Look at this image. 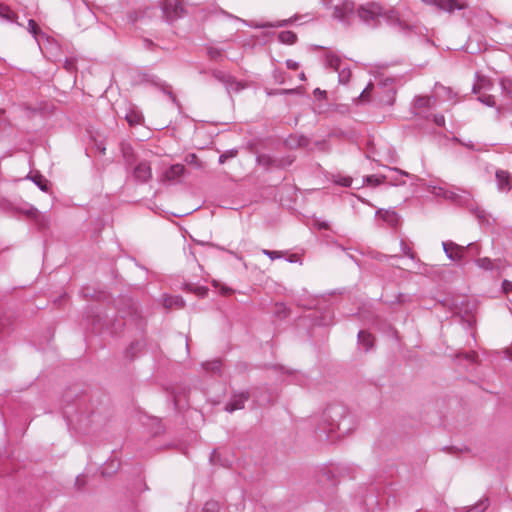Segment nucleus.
Wrapping results in <instances>:
<instances>
[{"label":"nucleus","mask_w":512,"mask_h":512,"mask_svg":"<svg viewBox=\"0 0 512 512\" xmlns=\"http://www.w3.org/2000/svg\"><path fill=\"white\" fill-rule=\"evenodd\" d=\"M352 430V419L348 409L342 404H332L322 413L315 435L319 441L334 442Z\"/></svg>","instance_id":"obj_1"},{"label":"nucleus","mask_w":512,"mask_h":512,"mask_svg":"<svg viewBox=\"0 0 512 512\" xmlns=\"http://www.w3.org/2000/svg\"><path fill=\"white\" fill-rule=\"evenodd\" d=\"M356 15L362 23L370 28L379 27L383 19L389 25L398 27L401 31L411 30L410 24L400 18L397 10H386L377 2L360 5L356 9Z\"/></svg>","instance_id":"obj_2"},{"label":"nucleus","mask_w":512,"mask_h":512,"mask_svg":"<svg viewBox=\"0 0 512 512\" xmlns=\"http://www.w3.org/2000/svg\"><path fill=\"white\" fill-rule=\"evenodd\" d=\"M266 392L267 391L263 393L261 388L253 389L251 393L249 391L234 392L229 401L225 404L224 410L229 413L241 410L251 397L258 406L269 404L273 399L270 394L266 395Z\"/></svg>","instance_id":"obj_3"},{"label":"nucleus","mask_w":512,"mask_h":512,"mask_svg":"<svg viewBox=\"0 0 512 512\" xmlns=\"http://www.w3.org/2000/svg\"><path fill=\"white\" fill-rule=\"evenodd\" d=\"M442 246L446 256L455 262H468L481 252L480 245L476 242L462 246L452 241H445Z\"/></svg>","instance_id":"obj_4"},{"label":"nucleus","mask_w":512,"mask_h":512,"mask_svg":"<svg viewBox=\"0 0 512 512\" xmlns=\"http://www.w3.org/2000/svg\"><path fill=\"white\" fill-rule=\"evenodd\" d=\"M122 301V307L119 308V314L124 320L123 325L133 324L137 328L142 329L145 325V319L141 314L138 305L129 298H124Z\"/></svg>","instance_id":"obj_5"},{"label":"nucleus","mask_w":512,"mask_h":512,"mask_svg":"<svg viewBox=\"0 0 512 512\" xmlns=\"http://www.w3.org/2000/svg\"><path fill=\"white\" fill-rule=\"evenodd\" d=\"M355 14V4L352 1H344L333 8V18L347 27L352 24Z\"/></svg>","instance_id":"obj_6"},{"label":"nucleus","mask_w":512,"mask_h":512,"mask_svg":"<svg viewBox=\"0 0 512 512\" xmlns=\"http://www.w3.org/2000/svg\"><path fill=\"white\" fill-rule=\"evenodd\" d=\"M162 12L167 21L173 22L182 17L185 10L178 0H165L162 3Z\"/></svg>","instance_id":"obj_7"},{"label":"nucleus","mask_w":512,"mask_h":512,"mask_svg":"<svg viewBox=\"0 0 512 512\" xmlns=\"http://www.w3.org/2000/svg\"><path fill=\"white\" fill-rule=\"evenodd\" d=\"M424 2L448 13L467 8V4L459 0H424Z\"/></svg>","instance_id":"obj_8"},{"label":"nucleus","mask_w":512,"mask_h":512,"mask_svg":"<svg viewBox=\"0 0 512 512\" xmlns=\"http://www.w3.org/2000/svg\"><path fill=\"white\" fill-rule=\"evenodd\" d=\"M133 177L140 183H146L152 178V169L148 161H140L133 169Z\"/></svg>","instance_id":"obj_9"},{"label":"nucleus","mask_w":512,"mask_h":512,"mask_svg":"<svg viewBox=\"0 0 512 512\" xmlns=\"http://www.w3.org/2000/svg\"><path fill=\"white\" fill-rule=\"evenodd\" d=\"M436 99L434 96H416L414 99V108L417 110L416 114L429 119L428 115H423V109H432L435 106Z\"/></svg>","instance_id":"obj_10"},{"label":"nucleus","mask_w":512,"mask_h":512,"mask_svg":"<svg viewBox=\"0 0 512 512\" xmlns=\"http://www.w3.org/2000/svg\"><path fill=\"white\" fill-rule=\"evenodd\" d=\"M391 172L394 173L392 176H388V180L386 183H389L392 186H401L405 185V181L402 179L403 177H408L411 179H416L415 175L408 173L407 171L401 170L399 168H388Z\"/></svg>","instance_id":"obj_11"},{"label":"nucleus","mask_w":512,"mask_h":512,"mask_svg":"<svg viewBox=\"0 0 512 512\" xmlns=\"http://www.w3.org/2000/svg\"><path fill=\"white\" fill-rule=\"evenodd\" d=\"M376 215H378L383 221H385L391 227H397L400 224V216L393 209H379L376 212Z\"/></svg>","instance_id":"obj_12"},{"label":"nucleus","mask_w":512,"mask_h":512,"mask_svg":"<svg viewBox=\"0 0 512 512\" xmlns=\"http://www.w3.org/2000/svg\"><path fill=\"white\" fill-rule=\"evenodd\" d=\"M185 172V167L182 164H173L169 168H167L163 175L161 180L164 181H175L179 179Z\"/></svg>","instance_id":"obj_13"},{"label":"nucleus","mask_w":512,"mask_h":512,"mask_svg":"<svg viewBox=\"0 0 512 512\" xmlns=\"http://www.w3.org/2000/svg\"><path fill=\"white\" fill-rule=\"evenodd\" d=\"M498 190L501 192H509L511 190V177L508 171L497 170L495 173Z\"/></svg>","instance_id":"obj_14"},{"label":"nucleus","mask_w":512,"mask_h":512,"mask_svg":"<svg viewBox=\"0 0 512 512\" xmlns=\"http://www.w3.org/2000/svg\"><path fill=\"white\" fill-rule=\"evenodd\" d=\"M300 17H301L300 15L295 14L294 16H292V17H290L288 19L279 20V21H276V22H264V23L258 24L256 27L257 28L287 27V26L292 25L294 22L298 21L300 19Z\"/></svg>","instance_id":"obj_15"},{"label":"nucleus","mask_w":512,"mask_h":512,"mask_svg":"<svg viewBox=\"0 0 512 512\" xmlns=\"http://www.w3.org/2000/svg\"><path fill=\"white\" fill-rule=\"evenodd\" d=\"M500 262V260H492L488 257H483V258H477L475 259V264L480 268V269H483L485 271H492L496 268H499L498 266V263Z\"/></svg>","instance_id":"obj_16"},{"label":"nucleus","mask_w":512,"mask_h":512,"mask_svg":"<svg viewBox=\"0 0 512 512\" xmlns=\"http://www.w3.org/2000/svg\"><path fill=\"white\" fill-rule=\"evenodd\" d=\"M119 467L120 461L116 458H111L103 465L101 473L103 476H112L118 471Z\"/></svg>","instance_id":"obj_17"},{"label":"nucleus","mask_w":512,"mask_h":512,"mask_svg":"<svg viewBox=\"0 0 512 512\" xmlns=\"http://www.w3.org/2000/svg\"><path fill=\"white\" fill-rule=\"evenodd\" d=\"M373 336L367 331L360 330L358 332V342L367 352L373 347Z\"/></svg>","instance_id":"obj_18"},{"label":"nucleus","mask_w":512,"mask_h":512,"mask_svg":"<svg viewBox=\"0 0 512 512\" xmlns=\"http://www.w3.org/2000/svg\"><path fill=\"white\" fill-rule=\"evenodd\" d=\"M388 180V175L383 174H375V175H367L363 178V182L372 187L379 186L383 183H386Z\"/></svg>","instance_id":"obj_19"},{"label":"nucleus","mask_w":512,"mask_h":512,"mask_svg":"<svg viewBox=\"0 0 512 512\" xmlns=\"http://www.w3.org/2000/svg\"><path fill=\"white\" fill-rule=\"evenodd\" d=\"M434 92L437 97H441L444 100H450L455 96L450 87H446L440 83L435 84Z\"/></svg>","instance_id":"obj_20"},{"label":"nucleus","mask_w":512,"mask_h":512,"mask_svg":"<svg viewBox=\"0 0 512 512\" xmlns=\"http://www.w3.org/2000/svg\"><path fill=\"white\" fill-rule=\"evenodd\" d=\"M475 309V305H469L467 304V308L465 310L459 309V314H461L462 319L467 323V326L469 328L473 327L476 319L474 315L472 314V311Z\"/></svg>","instance_id":"obj_21"},{"label":"nucleus","mask_w":512,"mask_h":512,"mask_svg":"<svg viewBox=\"0 0 512 512\" xmlns=\"http://www.w3.org/2000/svg\"><path fill=\"white\" fill-rule=\"evenodd\" d=\"M27 178L33 181V183L38 186L41 191L47 192L49 189L48 180L41 175L40 173H35L33 175H28Z\"/></svg>","instance_id":"obj_22"},{"label":"nucleus","mask_w":512,"mask_h":512,"mask_svg":"<svg viewBox=\"0 0 512 512\" xmlns=\"http://www.w3.org/2000/svg\"><path fill=\"white\" fill-rule=\"evenodd\" d=\"M256 162L258 165L264 167L265 169L275 168V157H272L269 154L263 153L257 155Z\"/></svg>","instance_id":"obj_23"},{"label":"nucleus","mask_w":512,"mask_h":512,"mask_svg":"<svg viewBox=\"0 0 512 512\" xmlns=\"http://www.w3.org/2000/svg\"><path fill=\"white\" fill-rule=\"evenodd\" d=\"M17 15L11 8L3 3H0V19L7 22H14Z\"/></svg>","instance_id":"obj_24"},{"label":"nucleus","mask_w":512,"mask_h":512,"mask_svg":"<svg viewBox=\"0 0 512 512\" xmlns=\"http://www.w3.org/2000/svg\"><path fill=\"white\" fill-rule=\"evenodd\" d=\"M297 39H298L297 35L290 30L281 31L278 34V40L283 44H288V45L295 44L297 42Z\"/></svg>","instance_id":"obj_25"},{"label":"nucleus","mask_w":512,"mask_h":512,"mask_svg":"<svg viewBox=\"0 0 512 512\" xmlns=\"http://www.w3.org/2000/svg\"><path fill=\"white\" fill-rule=\"evenodd\" d=\"M125 119L130 126L139 125L143 121V115L139 111L130 110L126 113Z\"/></svg>","instance_id":"obj_26"},{"label":"nucleus","mask_w":512,"mask_h":512,"mask_svg":"<svg viewBox=\"0 0 512 512\" xmlns=\"http://www.w3.org/2000/svg\"><path fill=\"white\" fill-rule=\"evenodd\" d=\"M342 64V60L338 55L335 54H327L326 55V65L333 69L334 71H339Z\"/></svg>","instance_id":"obj_27"},{"label":"nucleus","mask_w":512,"mask_h":512,"mask_svg":"<svg viewBox=\"0 0 512 512\" xmlns=\"http://www.w3.org/2000/svg\"><path fill=\"white\" fill-rule=\"evenodd\" d=\"M91 312L94 313L93 308H91ZM87 318L95 331L100 332L102 330L104 326L103 318L99 314L88 315Z\"/></svg>","instance_id":"obj_28"},{"label":"nucleus","mask_w":512,"mask_h":512,"mask_svg":"<svg viewBox=\"0 0 512 512\" xmlns=\"http://www.w3.org/2000/svg\"><path fill=\"white\" fill-rule=\"evenodd\" d=\"M27 214L29 217L33 218L37 222L40 229H44L47 227V221L45 217L41 216L37 209L32 208L28 210Z\"/></svg>","instance_id":"obj_29"},{"label":"nucleus","mask_w":512,"mask_h":512,"mask_svg":"<svg viewBox=\"0 0 512 512\" xmlns=\"http://www.w3.org/2000/svg\"><path fill=\"white\" fill-rule=\"evenodd\" d=\"M202 367L208 372L218 374L221 372L222 362L216 359L213 361L203 363Z\"/></svg>","instance_id":"obj_30"},{"label":"nucleus","mask_w":512,"mask_h":512,"mask_svg":"<svg viewBox=\"0 0 512 512\" xmlns=\"http://www.w3.org/2000/svg\"><path fill=\"white\" fill-rule=\"evenodd\" d=\"M75 10L77 13H82L89 20H92L94 18V14L89 8L86 0H81V4L75 5Z\"/></svg>","instance_id":"obj_31"},{"label":"nucleus","mask_w":512,"mask_h":512,"mask_svg":"<svg viewBox=\"0 0 512 512\" xmlns=\"http://www.w3.org/2000/svg\"><path fill=\"white\" fill-rule=\"evenodd\" d=\"M226 90L228 93L231 92H239L244 88V85L236 80L233 76L229 78V82L225 84Z\"/></svg>","instance_id":"obj_32"},{"label":"nucleus","mask_w":512,"mask_h":512,"mask_svg":"<svg viewBox=\"0 0 512 512\" xmlns=\"http://www.w3.org/2000/svg\"><path fill=\"white\" fill-rule=\"evenodd\" d=\"M154 84L156 86H158L163 91V93L167 94L169 96V98L171 99V101L175 105H177V106L179 105L178 100H177L176 96L174 95V93L172 92L170 85H168L164 82H154Z\"/></svg>","instance_id":"obj_33"},{"label":"nucleus","mask_w":512,"mask_h":512,"mask_svg":"<svg viewBox=\"0 0 512 512\" xmlns=\"http://www.w3.org/2000/svg\"><path fill=\"white\" fill-rule=\"evenodd\" d=\"M295 161L293 156L287 155L279 158H275V168H286Z\"/></svg>","instance_id":"obj_34"},{"label":"nucleus","mask_w":512,"mask_h":512,"mask_svg":"<svg viewBox=\"0 0 512 512\" xmlns=\"http://www.w3.org/2000/svg\"><path fill=\"white\" fill-rule=\"evenodd\" d=\"M489 506V499L482 498L475 505L470 507L466 512H484Z\"/></svg>","instance_id":"obj_35"},{"label":"nucleus","mask_w":512,"mask_h":512,"mask_svg":"<svg viewBox=\"0 0 512 512\" xmlns=\"http://www.w3.org/2000/svg\"><path fill=\"white\" fill-rule=\"evenodd\" d=\"M306 142H307V140L303 136H300V137L291 136L286 140V145L290 148H297V147L305 145Z\"/></svg>","instance_id":"obj_36"},{"label":"nucleus","mask_w":512,"mask_h":512,"mask_svg":"<svg viewBox=\"0 0 512 512\" xmlns=\"http://www.w3.org/2000/svg\"><path fill=\"white\" fill-rule=\"evenodd\" d=\"M11 321L8 317L0 316V338L9 334Z\"/></svg>","instance_id":"obj_37"},{"label":"nucleus","mask_w":512,"mask_h":512,"mask_svg":"<svg viewBox=\"0 0 512 512\" xmlns=\"http://www.w3.org/2000/svg\"><path fill=\"white\" fill-rule=\"evenodd\" d=\"M211 74L213 78H215L217 81L221 82L224 85L229 82V78L231 77L230 74H227L221 70H213Z\"/></svg>","instance_id":"obj_38"},{"label":"nucleus","mask_w":512,"mask_h":512,"mask_svg":"<svg viewBox=\"0 0 512 512\" xmlns=\"http://www.w3.org/2000/svg\"><path fill=\"white\" fill-rule=\"evenodd\" d=\"M338 72V78H339V82L342 83V84H346L349 82L350 80V77H351V70L347 67H344V68H341L339 69Z\"/></svg>","instance_id":"obj_39"},{"label":"nucleus","mask_w":512,"mask_h":512,"mask_svg":"<svg viewBox=\"0 0 512 512\" xmlns=\"http://www.w3.org/2000/svg\"><path fill=\"white\" fill-rule=\"evenodd\" d=\"M478 101H480L482 104L488 106V107H495L496 102L493 95L490 94H481L478 96Z\"/></svg>","instance_id":"obj_40"},{"label":"nucleus","mask_w":512,"mask_h":512,"mask_svg":"<svg viewBox=\"0 0 512 512\" xmlns=\"http://www.w3.org/2000/svg\"><path fill=\"white\" fill-rule=\"evenodd\" d=\"M502 91L505 95L512 99V80L511 79H502L500 82Z\"/></svg>","instance_id":"obj_41"},{"label":"nucleus","mask_w":512,"mask_h":512,"mask_svg":"<svg viewBox=\"0 0 512 512\" xmlns=\"http://www.w3.org/2000/svg\"><path fill=\"white\" fill-rule=\"evenodd\" d=\"M437 195H442L444 198L457 202L459 199V195L452 190H445L444 188H439V192Z\"/></svg>","instance_id":"obj_42"},{"label":"nucleus","mask_w":512,"mask_h":512,"mask_svg":"<svg viewBox=\"0 0 512 512\" xmlns=\"http://www.w3.org/2000/svg\"><path fill=\"white\" fill-rule=\"evenodd\" d=\"M237 154L238 151L236 149L227 150L219 156L218 162L219 164H224L228 159L236 157Z\"/></svg>","instance_id":"obj_43"},{"label":"nucleus","mask_w":512,"mask_h":512,"mask_svg":"<svg viewBox=\"0 0 512 512\" xmlns=\"http://www.w3.org/2000/svg\"><path fill=\"white\" fill-rule=\"evenodd\" d=\"M473 213L481 223L489 224V215L486 213L485 210L476 208L475 210H473Z\"/></svg>","instance_id":"obj_44"},{"label":"nucleus","mask_w":512,"mask_h":512,"mask_svg":"<svg viewBox=\"0 0 512 512\" xmlns=\"http://www.w3.org/2000/svg\"><path fill=\"white\" fill-rule=\"evenodd\" d=\"M187 288L189 291H192L193 293H195L196 295H198L201 298L205 297L208 293V288L205 286H198V287L192 288V285H187Z\"/></svg>","instance_id":"obj_45"},{"label":"nucleus","mask_w":512,"mask_h":512,"mask_svg":"<svg viewBox=\"0 0 512 512\" xmlns=\"http://www.w3.org/2000/svg\"><path fill=\"white\" fill-rule=\"evenodd\" d=\"M219 504L216 501H208L205 503L202 512H218Z\"/></svg>","instance_id":"obj_46"},{"label":"nucleus","mask_w":512,"mask_h":512,"mask_svg":"<svg viewBox=\"0 0 512 512\" xmlns=\"http://www.w3.org/2000/svg\"><path fill=\"white\" fill-rule=\"evenodd\" d=\"M185 161L188 163V164H191V165H195L196 167L198 168H201L202 167V163L201 161L199 160V158L197 157L196 154L192 153V154H188L185 158Z\"/></svg>","instance_id":"obj_47"},{"label":"nucleus","mask_w":512,"mask_h":512,"mask_svg":"<svg viewBox=\"0 0 512 512\" xmlns=\"http://www.w3.org/2000/svg\"><path fill=\"white\" fill-rule=\"evenodd\" d=\"M28 30L34 37H37V35L40 33V28L36 21L33 19L28 21Z\"/></svg>","instance_id":"obj_48"},{"label":"nucleus","mask_w":512,"mask_h":512,"mask_svg":"<svg viewBox=\"0 0 512 512\" xmlns=\"http://www.w3.org/2000/svg\"><path fill=\"white\" fill-rule=\"evenodd\" d=\"M400 247H401V251L403 252L404 255H406L410 259L415 258V253L403 240L400 242Z\"/></svg>","instance_id":"obj_49"},{"label":"nucleus","mask_w":512,"mask_h":512,"mask_svg":"<svg viewBox=\"0 0 512 512\" xmlns=\"http://www.w3.org/2000/svg\"><path fill=\"white\" fill-rule=\"evenodd\" d=\"M477 78L478 80H480V86H481V89L482 90H490L491 87H492V83L489 79L485 78V77H480L477 75Z\"/></svg>","instance_id":"obj_50"},{"label":"nucleus","mask_w":512,"mask_h":512,"mask_svg":"<svg viewBox=\"0 0 512 512\" xmlns=\"http://www.w3.org/2000/svg\"><path fill=\"white\" fill-rule=\"evenodd\" d=\"M373 89V83L370 82L366 88L363 89V91L360 93V96L359 98L362 100V101H368V95L370 93V91Z\"/></svg>","instance_id":"obj_51"},{"label":"nucleus","mask_w":512,"mask_h":512,"mask_svg":"<svg viewBox=\"0 0 512 512\" xmlns=\"http://www.w3.org/2000/svg\"><path fill=\"white\" fill-rule=\"evenodd\" d=\"M394 101H395V90L390 89L387 93V99L382 100V102L386 105L391 106V105H393Z\"/></svg>","instance_id":"obj_52"},{"label":"nucleus","mask_w":512,"mask_h":512,"mask_svg":"<svg viewBox=\"0 0 512 512\" xmlns=\"http://www.w3.org/2000/svg\"><path fill=\"white\" fill-rule=\"evenodd\" d=\"M263 254L269 257L271 260L278 259L281 257V252L272 250H263Z\"/></svg>","instance_id":"obj_53"},{"label":"nucleus","mask_w":512,"mask_h":512,"mask_svg":"<svg viewBox=\"0 0 512 512\" xmlns=\"http://www.w3.org/2000/svg\"><path fill=\"white\" fill-rule=\"evenodd\" d=\"M124 158L127 162V164L131 165L133 162V152L131 148H126L123 150Z\"/></svg>","instance_id":"obj_54"},{"label":"nucleus","mask_w":512,"mask_h":512,"mask_svg":"<svg viewBox=\"0 0 512 512\" xmlns=\"http://www.w3.org/2000/svg\"><path fill=\"white\" fill-rule=\"evenodd\" d=\"M173 304L179 305V306H183L184 302H183V300L180 297H175V298H171V299H167L166 300V306L167 307H170Z\"/></svg>","instance_id":"obj_55"},{"label":"nucleus","mask_w":512,"mask_h":512,"mask_svg":"<svg viewBox=\"0 0 512 512\" xmlns=\"http://www.w3.org/2000/svg\"><path fill=\"white\" fill-rule=\"evenodd\" d=\"M433 122L439 126L443 127L445 125V117L441 114L433 115Z\"/></svg>","instance_id":"obj_56"},{"label":"nucleus","mask_w":512,"mask_h":512,"mask_svg":"<svg viewBox=\"0 0 512 512\" xmlns=\"http://www.w3.org/2000/svg\"><path fill=\"white\" fill-rule=\"evenodd\" d=\"M335 182L343 187H349L352 183V179L350 177H340Z\"/></svg>","instance_id":"obj_57"},{"label":"nucleus","mask_w":512,"mask_h":512,"mask_svg":"<svg viewBox=\"0 0 512 512\" xmlns=\"http://www.w3.org/2000/svg\"><path fill=\"white\" fill-rule=\"evenodd\" d=\"M502 289L505 294H509L510 292H512V282L504 280L502 282Z\"/></svg>","instance_id":"obj_58"},{"label":"nucleus","mask_w":512,"mask_h":512,"mask_svg":"<svg viewBox=\"0 0 512 512\" xmlns=\"http://www.w3.org/2000/svg\"><path fill=\"white\" fill-rule=\"evenodd\" d=\"M313 94L314 96L317 98V99H325L326 96H327V93L325 90H321L320 88H316L314 91H313Z\"/></svg>","instance_id":"obj_59"},{"label":"nucleus","mask_w":512,"mask_h":512,"mask_svg":"<svg viewBox=\"0 0 512 512\" xmlns=\"http://www.w3.org/2000/svg\"><path fill=\"white\" fill-rule=\"evenodd\" d=\"M208 55L212 58V59H217L218 57L221 56V52L220 50L218 49H215V48H209L208 49Z\"/></svg>","instance_id":"obj_60"},{"label":"nucleus","mask_w":512,"mask_h":512,"mask_svg":"<svg viewBox=\"0 0 512 512\" xmlns=\"http://www.w3.org/2000/svg\"><path fill=\"white\" fill-rule=\"evenodd\" d=\"M321 477L325 478L327 480H333L334 474H333V472L330 469H323Z\"/></svg>","instance_id":"obj_61"},{"label":"nucleus","mask_w":512,"mask_h":512,"mask_svg":"<svg viewBox=\"0 0 512 512\" xmlns=\"http://www.w3.org/2000/svg\"><path fill=\"white\" fill-rule=\"evenodd\" d=\"M286 66L288 69L296 70L299 68V63L294 60L288 59L286 61Z\"/></svg>","instance_id":"obj_62"},{"label":"nucleus","mask_w":512,"mask_h":512,"mask_svg":"<svg viewBox=\"0 0 512 512\" xmlns=\"http://www.w3.org/2000/svg\"><path fill=\"white\" fill-rule=\"evenodd\" d=\"M295 383L298 385H304L305 384L304 376L302 374L296 373L295 374Z\"/></svg>","instance_id":"obj_63"},{"label":"nucleus","mask_w":512,"mask_h":512,"mask_svg":"<svg viewBox=\"0 0 512 512\" xmlns=\"http://www.w3.org/2000/svg\"><path fill=\"white\" fill-rule=\"evenodd\" d=\"M481 90L482 89H481V86H480V80H478L477 83H474V85L472 87V92L474 94H478V93H480Z\"/></svg>","instance_id":"obj_64"}]
</instances>
